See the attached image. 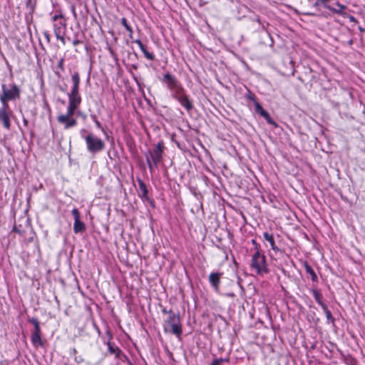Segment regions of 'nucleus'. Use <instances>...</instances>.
<instances>
[{
	"label": "nucleus",
	"instance_id": "obj_1",
	"mask_svg": "<svg viewBox=\"0 0 365 365\" xmlns=\"http://www.w3.org/2000/svg\"><path fill=\"white\" fill-rule=\"evenodd\" d=\"M21 97V89L19 86L15 83L10 84L8 87L5 83L1 85V93L0 94V101L1 108L0 109V121L2 122L3 126L6 130L11 128L10 117L12 110L10 109L9 102L16 101Z\"/></svg>",
	"mask_w": 365,
	"mask_h": 365
},
{
	"label": "nucleus",
	"instance_id": "obj_2",
	"mask_svg": "<svg viewBox=\"0 0 365 365\" xmlns=\"http://www.w3.org/2000/svg\"><path fill=\"white\" fill-rule=\"evenodd\" d=\"M161 82L166 85L167 88L171 92V97L176 100L187 113L194 108L192 101L187 94L185 89L175 76L170 73L163 75Z\"/></svg>",
	"mask_w": 365,
	"mask_h": 365
},
{
	"label": "nucleus",
	"instance_id": "obj_3",
	"mask_svg": "<svg viewBox=\"0 0 365 365\" xmlns=\"http://www.w3.org/2000/svg\"><path fill=\"white\" fill-rule=\"evenodd\" d=\"M79 107L80 106L78 105L68 103L66 112L57 115L56 120L60 125H63L64 130H69L78 125V120L74 117V115Z\"/></svg>",
	"mask_w": 365,
	"mask_h": 365
},
{
	"label": "nucleus",
	"instance_id": "obj_4",
	"mask_svg": "<svg viewBox=\"0 0 365 365\" xmlns=\"http://www.w3.org/2000/svg\"><path fill=\"white\" fill-rule=\"evenodd\" d=\"M164 150V142L160 140L155 145L153 150H148L145 153L146 162L150 173L158 168V163L163 160Z\"/></svg>",
	"mask_w": 365,
	"mask_h": 365
},
{
	"label": "nucleus",
	"instance_id": "obj_5",
	"mask_svg": "<svg viewBox=\"0 0 365 365\" xmlns=\"http://www.w3.org/2000/svg\"><path fill=\"white\" fill-rule=\"evenodd\" d=\"M250 269L259 276H264L269 272L264 254L254 252L251 259Z\"/></svg>",
	"mask_w": 365,
	"mask_h": 365
},
{
	"label": "nucleus",
	"instance_id": "obj_6",
	"mask_svg": "<svg viewBox=\"0 0 365 365\" xmlns=\"http://www.w3.org/2000/svg\"><path fill=\"white\" fill-rule=\"evenodd\" d=\"M73 86L71 91L67 93L68 100L70 103L81 106L82 97L80 93L81 77L78 71H75L71 76Z\"/></svg>",
	"mask_w": 365,
	"mask_h": 365
},
{
	"label": "nucleus",
	"instance_id": "obj_7",
	"mask_svg": "<svg viewBox=\"0 0 365 365\" xmlns=\"http://www.w3.org/2000/svg\"><path fill=\"white\" fill-rule=\"evenodd\" d=\"M84 140L88 152L91 154L101 153L106 148V143L104 140L92 133H89L85 136Z\"/></svg>",
	"mask_w": 365,
	"mask_h": 365
},
{
	"label": "nucleus",
	"instance_id": "obj_8",
	"mask_svg": "<svg viewBox=\"0 0 365 365\" xmlns=\"http://www.w3.org/2000/svg\"><path fill=\"white\" fill-rule=\"evenodd\" d=\"M163 327L166 333L173 334L180 339L182 332V325L180 321H165Z\"/></svg>",
	"mask_w": 365,
	"mask_h": 365
},
{
	"label": "nucleus",
	"instance_id": "obj_9",
	"mask_svg": "<svg viewBox=\"0 0 365 365\" xmlns=\"http://www.w3.org/2000/svg\"><path fill=\"white\" fill-rule=\"evenodd\" d=\"M34 325V331L31 336V341L35 347H43L44 341L42 339V334L38 321H30Z\"/></svg>",
	"mask_w": 365,
	"mask_h": 365
},
{
	"label": "nucleus",
	"instance_id": "obj_10",
	"mask_svg": "<svg viewBox=\"0 0 365 365\" xmlns=\"http://www.w3.org/2000/svg\"><path fill=\"white\" fill-rule=\"evenodd\" d=\"M137 182L139 186L138 197L143 200L148 202L153 207H155L154 200L148 196V190L145 183L140 178H137Z\"/></svg>",
	"mask_w": 365,
	"mask_h": 365
},
{
	"label": "nucleus",
	"instance_id": "obj_11",
	"mask_svg": "<svg viewBox=\"0 0 365 365\" xmlns=\"http://www.w3.org/2000/svg\"><path fill=\"white\" fill-rule=\"evenodd\" d=\"M66 27V19L61 20L53 25V32L56 38L59 40L63 45L66 44V39L64 37L65 29Z\"/></svg>",
	"mask_w": 365,
	"mask_h": 365
},
{
	"label": "nucleus",
	"instance_id": "obj_12",
	"mask_svg": "<svg viewBox=\"0 0 365 365\" xmlns=\"http://www.w3.org/2000/svg\"><path fill=\"white\" fill-rule=\"evenodd\" d=\"M71 213L74 217L73 232L78 234L86 231V227L85 223L81 220V214L78 210L74 208L72 210Z\"/></svg>",
	"mask_w": 365,
	"mask_h": 365
},
{
	"label": "nucleus",
	"instance_id": "obj_13",
	"mask_svg": "<svg viewBox=\"0 0 365 365\" xmlns=\"http://www.w3.org/2000/svg\"><path fill=\"white\" fill-rule=\"evenodd\" d=\"M255 111L256 113L263 117L268 124L272 125L275 128L278 126L277 123L271 118L269 113L262 108L259 102H255Z\"/></svg>",
	"mask_w": 365,
	"mask_h": 365
},
{
	"label": "nucleus",
	"instance_id": "obj_14",
	"mask_svg": "<svg viewBox=\"0 0 365 365\" xmlns=\"http://www.w3.org/2000/svg\"><path fill=\"white\" fill-rule=\"evenodd\" d=\"M106 334L108 336V341H107L108 351L111 354H114L115 358H120L122 355V351L120 348L115 345L113 342H111L110 340L113 339V335L109 330L106 331Z\"/></svg>",
	"mask_w": 365,
	"mask_h": 365
},
{
	"label": "nucleus",
	"instance_id": "obj_15",
	"mask_svg": "<svg viewBox=\"0 0 365 365\" xmlns=\"http://www.w3.org/2000/svg\"><path fill=\"white\" fill-rule=\"evenodd\" d=\"M222 274V272H211L208 277L210 285L216 292L219 290Z\"/></svg>",
	"mask_w": 365,
	"mask_h": 365
},
{
	"label": "nucleus",
	"instance_id": "obj_16",
	"mask_svg": "<svg viewBox=\"0 0 365 365\" xmlns=\"http://www.w3.org/2000/svg\"><path fill=\"white\" fill-rule=\"evenodd\" d=\"M32 226L28 221H25L24 225L21 224H14L12 231L17 233L20 236L24 235L26 232L29 231L30 228H31Z\"/></svg>",
	"mask_w": 365,
	"mask_h": 365
},
{
	"label": "nucleus",
	"instance_id": "obj_17",
	"mask_svg": "<svg viewBox=\"0 0 365 365\" xmlns=\"http://www.w3.org/2000/svg\"><path fill=\"white\" fill-rule=\"evenodd\" d=\"M311 292L317 302V303L323 309V310L327 309V304L323 302V295L320 289L312 288Z\"/></svg>",
	"mask_w": 365,
	"mask_h": 365
},
{
	"label": "nucleus",
	"instance_id": "obj_18",
	"mask_svg": "<svg viewBox=\"0 0 365 365\" xmlns=\"http://www.w3.org/2000/svg\"><path fill=\"white\" fill-rule=\"evenodd\" d=\"M336 5L338 7L337 9L334 8V7L329 6V5H326L325 8H327L328 10L331 11V12H333L334 14H337L341 15V16H342L344 17L346 16L347 14H346V12H344V11L346 9V6L345 5H344V4H340L339 1H337L336 3Z\"/></svg>",
	"mask_w": 365,
	"mask_h": 365
},
{
	"label": "nucleus",
	"instance_id": "obj_19",
	"mask_svg": "<svg viewBox=\"0 0 365 365\" xmlns=\"http://www.w3.org/2000/svg\"><path fill=\"white\" fill-rule=\"evenodd\" d=\"M133 42L138 44L139 48H140L141 51L143 53L144 56L150 61H154L155 59V55L153 53L149 52L145 46L142 43V41L140 39L134 40Z\"/></svg>",
	"mask_w": 365,
	"mask_h": 365
},
{
	"label": "nucleus",
	"instance_id": "obj_20",
	"mask_svg": "<svg viewBox=\"0 0 365 365\" xmlns=\"http://www.w3.org/2000/svg\"><path fill=\"white\" fill-rule=\"evenodd\" d=\"M21 237L23 238L22 242L25 245H29L37 238L36 233L34 230L33 227L30 228L29 231L26 232V233Z\"/></svg>",
	"mask_w": 365,
	"mask_h": 365
},
{
	"label": "nucleus",
	"instance_id": "obj_21",
	"mask_svg": "<svg viewBox=\"0 0 365 365\" xmlns=\"http://www.w3.org/2000/svg\"><path fill=\"white\" fill-rule=\"evenodd\" d=\"M263 237L266 241H267L269 243L270 247L274 252H277L279 251V247L275 244L274 235L272 233L264 232L263 233Z\"/></svg>",
	"mask_w": 365,
	"mask_h": 365
},
{
	"label": "nucleus",
	"instance_id": "obj_22",
	"mask_svg": "<svg viewBox=\"0 0 365 365\" xmlns=\"http://www.w3.org/2000/svg\"><path fill=\"white\" fill-rule=\"evenodd\" d=\"M304 267L306 272L311 276L312 281L313 282L317 283L318 282V277H317L316 272H314V270L313 269V268L312 267V266L308 262H305L304 264Z\"/></svg>",
	"mask_w": 365,
	"mask_h": 365
},
{
	"label": "nucleus",
	"instance_id": "obj_23",
	"mask_svg": "<svg viewBox=\"0 0 365 365\" xmlns=\"http://www.w3.org/2000/svg\"><path fill=\"white\" fill-rule=\"evenodd\" d=\"M64 61L65 58L61 57L58 61L57 66L56 67V69L54 70V73L58 78H61V73L65 71Z\"/></svg>",
	"mask_w": 365,
	"mask_h": 365
},
{
	"label": "nucleus",
	"instance_id": "obj_24",
	"mask_svg": "<svg viewBox=\"0 0 365 365\" xmlns=\"http://www.w3.org/2000/svg\"><path fill=\"white\" fill-rule=\"evenodd\" d=\"M78 36H79V34L77 32V33L74 34L73 38L68 36L67 40L71 41L74 46H77L79 44L83 43V41L78 38Z\"/></svg>",
	"mask_w": 365,
	"mask_h": 365
},
{
	"label": "nucleus",
	"instance_id": "obj_25",
	"mask_svg": "<svg viewBox=\"0 0 365 365\" xmlns=\"http://www.w3.org/2000/svg\"><path fill=\"white\" fill-rule=\"evenodd\" d=\"M344 362L346 365H358L356 359L351 355H348L345 357Z\"/></svg>",
	"mask_w": 365,
	"mask_h": 365
},
{
	"label": "nucleus",
	"instance_id": "obj_26",
	"mask_svg": "<svg viewBox=\"0 0 365 365\" xmlns=\"http://www.w3.org/2000/svg\"><path fill=\"white\" fill-rule=\"evenodd\" d=\"M246 98L252 101L255 105V102H258L256 96L249 89H247V92L246 93Z\"/></svg>",
	"mask_w": 365,
	"mask_h": 365
},
{
	"label": "nucleus",
	"instance_id": "obj_27",
	"mask_svg": "<svg viewBox=\"0 0 365 365\" xmlns=\"http://www.w3.org/2000/svg\"><path fill=\"white\" fill-rule=\"evenodd\" d=\"M252 244L254 245L255 252H262L260 245L255 239L251 240Z\"/></svg>",
	"mask_w": 365,
	"mask_h": 365
},
{
	"label": "nucleus",
	"instance_id": "obj_28",
	"mask_svg": "<svg viewBox=\"0 0 365 365\" xmlns=\"http://www.w3.org/2000/svg\"><path fill=\"white\" fill-rule=\"evenodd\" d=\"M92 119H93V122L95 123L96 126L98 128L101 129V130L103 132V131H104V130H103V127H102V125H101V123H100V121L98 120V118H96V115H93V116H92Z\"/></svg>",
	"mask_w": 365,
	"mask_h": 365
},
{
	"label": "nucleus",
	"instance_id": "obj_29",
	"mask_svg": "<svg viewBox=\"0 0 365 365\" xmlns=\"http://www.w3.org/2000/svg\"><path fill=\"white\" fill-rule=\"evenodd\" d=\"M59 19H60V21L65 19V18H64V16H63V15L62 14H55L52 17V20L53 21H57Z\"/></svg>",
	"mask_w": 365,
	"mask_h": 365
},
{
	"label": "nucleus",
	"instance_id": "obj_30",
	"mask_svg": "<svg viewBox=\"0 0 365 365\" xmlns=\"http://www.w3.org/2000/svg\"><path fill=\"white\" fill-rule=\"evenodd\" d=\"M120 23L125 29L130 26V25L128 22V20L125 18H122Z\"/></svg>",
	"mask_w": 365,
	"mask_h": 365
},
{
	"label": "nucleus",
	"instance_id": "obj_31",
	"mask_svg": "<svg viewBox=\"0 0 365 365\" xmlns=\"http://www.w3.org/2000/svg\"><path fill=\"white\" fill-rule=\"evenodd\" d=\"M71 11L73 14V16L74 17V19H77V14H76V6L75 5L72 4L71 5Z\"/></svg>",
	"mask_w": 365,
	"mask_h": 365
},
{
	"label": "nucleus",
	"instance_id": "obj_32",
	"mask_svg": "<svg viewBox=\"0 0 365 365\" xmlns=\"http://www.w3.org/2000/svg\"><path fill=\"white\" fill-rule=\"evenodd\" d=\"M125 30L128 32L129 38L130 39H133V31L131 26L130 27H128V29H126Z\"/></svg>",
	"mask_w": 365,
	"mask_h": 365
},
{
	"label": "nucleus",
	"instance_id": "obj_33",
	"mask_svg": "<svg viewBox=\"0 0 365 365\" xmlns=\"http://www.w3.org/2000/svg\"><path fill=\"white\" fill-rule=\"evenodd\" d=\"M217 361L218 362L219 364L223 363V362H228L229 361V359L228 358H218V359H216Z\"/></svg>",
	"mask_w": 365,
	"mask_h": 365
},
{
	"label": "nucleus",
	"instance_id": "obj_34",
	"mask_svg": "<svg viewBox=\"0 0 365 365\" xmlns=\"http://www.w3.org/2000/svg\"><path fill=\"white\" fill-rule=\"evenodd\" d=\"M43 36L46 38V41L48 43H50V41H51V36H50V34L47 31L43 32Z\"/></svg>",
	"mask_w": 365,
	"mask_h": 365
},
{
	"label": "nucleus",
	"instance_id": "obj_35",
	"mask_svg": "<svg viewBox=\"0 0 365 365\" xmlns=\"http://www.w3.org/2000/svg\"><path fill=\"white\" fill-rule=\"evenodd\" d=\"M317 1L321 2V3H322V4H323L324 5V6H325L326 5H327V4L329 1H330L331 0H317ZM314 5H315V6L318 5V2H316Z\"/></svg>",
	"mask_w": 365,
	"mask_h": 365
},
{
	"label": "nucleus",
	"instance_id": "obj_36",
	"mask_svg": "<svg viewBox=\"0 0 365 365\" xmlns=\"http://www.w3.org/2000/svg\"><path fill=\"white\" fill-rule=\"evenodd\" d=\"M76 354H77V350L75 348L71 349L70 354L71 356H76Z\"/></svg>",
	"mask_w": 365,
	"mask_h": 365
},
{
	"label": "nucleus",
	"instance_id": "obj_37",
	"mask_svg": "<svg viewBox=\"0 0 365 365\" xmlns=\"http://www.w3.org/2000/svg\"><path fill=\"white\" fill-rule=\"evenodd\" d=\"M324 311L327 313V319H330V318L331 317V314L330 311H329L328 309L327 310H324Z\"/></svg>",
	"mask_w": 365,
	"mask_h": 365
},
{
	"label": "nucleus",
	"instance_id": "obj_38",
	"mask_svg": "<svg viewBox=\"0 0 365 365\" xmlns=\"http://www.w3.org/2000/svg\"><path fill=\"white\" fill-rule=\"evenodd\" d=\"M92 325L95 327V329H96L97 332L98 334H100V329L99 328L96 326V323L94 322H92Z\"/></svg>",
	"mask_w": 365,
	"mask_h": 365
},
{
	"label": "nucleus",
	"instance_id": "obj_39",
	"mask_svg": "<svg viewBox=\"0 0 365 365\" xmlns=\"http://www.w3.org/2000/svg\"><path fill=\"white\" fill-rule=\"evenodd\" d=\"M210 365H220V364H218V362L217 361V360H216V359H214V360L212 361V363L210 364Z\"/></svg>",
	"mask_w": 365,
	"mask_h": 365
},
{
	"label": "nucleus",
	"instance_id": "obj_40",
	"mask_svg": "<svg viewBox=\"0 0 365 365\" xmlns=\"http://www.w3.org/2000/svg\"><path fill=\"white\" fill-rule=\"evenodd\" d=\"M349 19H350L351 21H356L355 18L353 16H349Z\"/></svg>",
	"mask_w": 365,
	"mask_h": 365
},
{
	"label": "nucleus",
	"instance_id": "obj_41",
	"mask_svg": "<svg viewBox=\"0 0 365 365\" xmlns=\"http://www.w3.org/2000/svg\"><path fill=\"white\" fill-rule=\"evenodd\" d=\"M262 323H263L262 320L258 321V322H256L255 326H257V324H262Z\"/></svg>",
	"mask_w": 365,
	"mask_h": 365
}]
</instances>
